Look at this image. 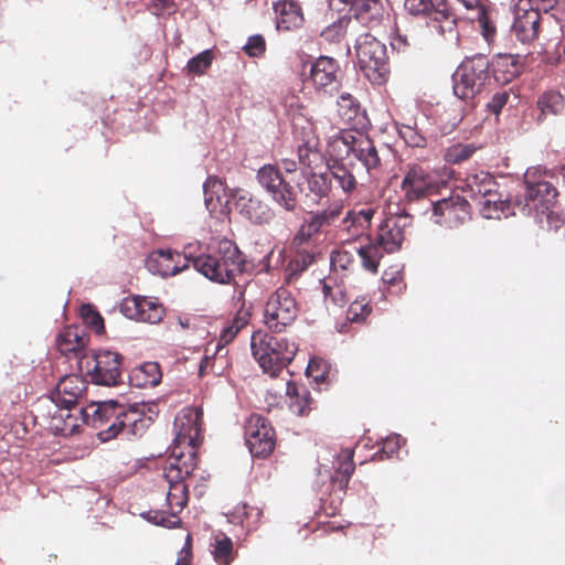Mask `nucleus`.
Wrapping results in <instances>:
<instances>
[{
    "mask_svg": "<svg viewBox=\"0 0 565 565\" xmlns=\"http://www.w3.org/2000/svg\"><path fill=\"white\" fill-rule=\"evenodd\" d=\"M145 405H122L116 401H105L94 406L92 425H107L98 433L103 441L120 436L124 439L141 436L150 425L151 417L146 416Z\"/></svg>",
    "mask_w": 565,
    "mask_h": 565,
    "instance_id": "f257e3e1",
    "label": "nucleus"
},
{
    "mask_svg": "<svg viewBox=\"0 0 565 565\" xmlns=\"http://www.w3.org/2000/svg\"><path fill=\"white\" fill-rule=\"evenodd\" d=\"M194 246H185L191 264L207 279L218 284H230L244 270L243 254L230 239H221L207 253L194 254Z\"/></svg>",
    "mask_w": 565,
    "mask_h": 565,
    "instance_id": "f03ea898",
    "label": "nucleus"
},
{
    "mask_svg": "<svg viewBox=\"0 0 565 565\" xmlns=\"http://www.w3.org/2000/svg\"><path fill=\"white\" fill-rule=\"evenodd\" d=\"M250 351L262 371L277 377L294 361L298 343L281 333L258 329L250 337Z\"/></svg>",
    "mask_w": 565,
    "mask_h": 565,
    "instance_id": "7ed1b4c3",
    "label": "nucleus"
},
{
    "mask_svg": "<svg viewBox=\"0 0 565 565\" xmlns=\"http://www.w3.org/2000/svg\"><path fill=\"white\" fill-rule=\"evenodd\" d=\"M524 185V193L514 198V205L523 215L534 214L543 226V215L554 206L557 191L551 182L537 177V169L526 170Z\"/></svg>",
    "mask_w": 565,
    "mask_h": 565,
    "instance_id": "20e7f679",
    "label": "nucleus"
},
{
    "mask_svg": "<svg viewBox=\"0 0 565 565\" xmlns=\"http://www.w3.org/2000/svg\"><path fill=\"white\" fill-rule=\"evenodd\" d=\"M356 63L364 76L374 85H383L390 76L385 44L370 33L359 35L355 42Z\"/></svg>",
    "mask_w": 565,
    "mask_h": 565,
    "instance_id": "39448f33",
    "label": "nucleus"
},
{
    "mask_svg": "<svg viewBox=\"0 0 565 565\" xmlns=\"http://www.w3.org/2000/svg\"><path fill=\"white\" fill-rule=\"evenodd\" d=\"M454 94L462 99H473L491 81L490 62L486 55L466 57L452 75Z\"/></svg>",
    "mask_w": 565,
    "mask_h": 565,
    "instance_id": "423d86ee",
    "label": "nucleus"
},
{
    "mask_svg": "<svg viewBox=\"0 0 565 565\" xmlns=\"http://www.w3.org/2000/svg\"><path fill=\"white\" fill-rule=\"evenodd\" d=\"M329 147L334 156L354 154L370 175L376 177L382 171L379 150L369 137L362 135L356 137L353 132L343 130L331 139Z\"/></svg>",
    "mask_w": 565,
    "mask_h": 565,
    "instance_id": "0eeeda50",
    "label": "nucleus"
},
{
    "mask_svg": "<svg viewBox=\"0 0 565 565\" xmlns=\"http://www.w3.org/2000/svg\"><path fill=\"white\" fill-rule=\"evenodd\" d=\"M299 311V305L292 292L285 287H279L267 298L263 322L273 333H286L296 322Z\"/></svg>",
    "mask_w": 565,
    "mask_h": 565,
    "instance_id": "6e6552de",
    "label": "nucleus"
},
{
    "mask_svg": "<svg viewBox=\"0 0 565 565\" xmlns=\"http://www.w3.org/2000/svg\"><path fill=\"white\" fill-rule=\"evenodd\" d=\"M122 355L103 350L84 355L78 361L81 371L90 377V381L97 385L115 386L121 382Z\"/></svg>",
    "mask_w": 565,
    "mask_h": 565,
    "instance_id": "1a4fd4ad",
    "label": "nucleus"
},
{
    "mask_svg": "<svg viewBox=\"0 0 565 565\" xmlns=\"http://www.w3.org/2000/svg\"><path fill=\"white\" fill-rule=\"evenodd\" d=\"M259 185L270 195L273 201L286 212H295L298 207V196L301 192L299 185L288 182L279 168L275 164H265L256 174Z\"/></svg>",
    "mask_w": 565,
    "mask_h": 565,
    "instance_id": "9d476101",
    "label": "nucleus"
},
{
    "mask_svg": "<svg viewBox=\"0 0 565 565\" xmlns=\"http://www.w3.org/2000/svg\"><path fill=\"white\" fill-rule=\"evenodd\" d=\"M41 416L45 422L47 429L54 435L73 436L79 431L81 423L88 419L81 418L78 415L87 416L83 408L63 406L54 401H44L40 405Z\"/></svg>",
    "mask_w": 565,
    "mask_h": 565,
    "instance_id": "9b49d317",
    "label": "nucleus"
},
{
    "mask_svg": "<svg viewBox=\"0 0 565 565\" xmlns=\"http://www.w3.org/2000/svg\"><path fill=\"white\" fill-rule=\"evenodd\" d=\"M406 11L427 20L441 35L456 31L457 19L445 0H405Z\"/></svg>",
    "mask_w": 565,
    "mask_h": 565,
    "instance_id": "f8f14e48",
    "label": "nucleus"
},
{
    "mask_svg": "<svg viewBox=\"0 0 565 565\" xmlns=\"http://www.w3.org/2000/svg\"><path fill=\"white\" fill-rule=\"evenodd\" d=\"M169 490L167 492V510L149 511L146 519L156 524L168 529L175 527L181 523L179 514L188 503V486L183 480H167Z\"/></svg>",
    "mask_w": 565,
    "mask_h": 565,
    "instance_id": "ddd939ff",
    "label": "nucleus"
},
{
    "mask_svg": "<svg viewBox=\"0 0 565 565\" xmlns=\"http://www.w3.org/2000/svg\"><path fill=\"white\" fill-rule=\"evenodd\" d=\"M245 440L254 457L265 458L275 449V430L267 418L252 414L245 425Z\"/></svg>",
    "mask_w": 565,
    "mask_h": 565,
    "instance_id": "4468645a",
    "label": "nucleus"
},
{
    "mask_svg": "<svg viewBox=\"0 0 565 565\" xmlns=\"http://www.w3.org/2000/svg\"><path fill=\"white\" fill-rule=\"evenodd\" d=\"M202 416L200 408H183L174 418V440L173 446L184 448H195L200 441L202 433Z\"/></svg>",
    "mask_w": 565,
    "mask_h": 565,
    "instance_id": "2eb2a0df",
    "label": "nucleus"
},
{
    "mask_svg": "<svg viewBox=\"0 0 565 565\" xmlns=\"http://www.w3.org/2000/svg\"><path fill=\"white\" fill-rule=\"evenodd\" d=\"M433 212L437 224L450 228L462 225L471 217L468 200L458 193L434 203Z\"/></svg>",
    "mask_w": 565,
    "mask_h": 565,
    "instance_id": "dca6fc26",
    "label": "nucleus"
},
{
    "mask_svg": "<svg viewBox=\"0 0 565 565\" xmlns=\"http://www.w3.org/2000/svg\"><path fill=\"white\" fill-rule=\"evenodd\" d=\"M309 79L316 90L332 95L341 86L342 74L337 60L322 55L310 66Z\"/></svg>",
    "mask_w": 565,
    "mask_h": 565,
    "instance_id": "f3484780",
    "label": "nucleus"
},
{
    "mask_svg": "<svg viewBox=\"0 0 565 565\" xmlns=\"http://www.w3.org/2000/svg\"><path fill=\"white\" fill-rule=\"evenodd\" d=\"M401 188L405 200L414 202L435 193L438 189V181L431 172L414 164L407 170Z\"/></svg>",
    "mask_w": 565,
    "mask_h": 565,
    "instance_id": "a211bd4d",
    "label": "nucleus"
},
{
    "mask_svg": "<svg viewBox=\"0 0 565 565\" xmlns=\"http://www.w3.org/2000/svg\"><path fill=\"white\" fill-rule=\"evenodd\" d=\"M191 264V259L186 257L185 248L183 253L168 250L152 252L146 259V266L152 274H158L162 277L174 276Z\"/></svg>",
    "mask_w": 565,
    "mask_h": 565,
    "instance_id": "6ab92c4d",
    "label": "nucleus"
},
{
    "mask_svg": "<svg viewBox=\"0 0 565 565\" xmlns=\"http://www.w3.org/2000/svg\"><path fill=\"white\" fill-rule=\"evenodd\" d=\"M120 310L128 318L140 322L158 323L164 317V308L161 303L140 296L126 298Z\"/></svg>",
    "mask_w": 565,
    "mask_h": 565,
    "instance_id": "aec40b11",
    "label": "nucleus"
},
{
    "mask_svg": "<svg viewBox=\"0 0 565 565\" xmlns=\"http://www.w3.org/2000/svg\"><path fill=\"white\" fill-rule=\"evenodd\" d=\"M234 205L242 216L258 225L268 224L275 216L266 202L246 191L235 193Z\"/></svg>",
    "mask_w": 565,
    "mask_h": 565,
    "instance_id": "412c9836",
    "label": "nucleus"
},
{
    "mask_svg": "<svg viewBox=\"0 0 565 565\" xmlns=\"http://www.w3.org/2000/svg\"><path fill=\"white\" fill-rule=\"evenodd\" d=\"M341 211V206L330 207L306 218L296 233L292 244L296 247L307 244L323 227L331 225L340 216Z\"/></svg>",
    "mask_w": 565,
    "mask_h": 565,
    "instance_id": "4be33fe9",
    "label": "nucleus"
},
{
    "mask_svg": "<svg viewBox=\"0 0 565 565\" xmlns=\"http://www.w3.org/2000/svg\"><path fill=\"white\" fill-rule=\"evenodd\" d=\"M406 221L403 217H388L379 226L372 238L385 253L397 252L405 239Z\"/></svg>",
    "mask_w": 565,
    "mask_h": 565,
    "instance_id": "5701e85b",
    "label": "nucleus"
},
{
    "mask_svg": "<svg viewBox=\"0 0 565 565\" xmlns=\"http://www.w3.org/2000/svg\"><path fill=\"white\" fill-rule=\"evenodd\" d=\"M183 447L173 446L171 456L167 460L163 469L166 480H183L191 476L196 467L195 448H188V455L182 450Z\"/></svg>",
    "mask_w": 565,
    "mask_h": 565,
    "instance_id": "b1692460",
    "label": "nucleus"
},
{
    "mask_svg": "<svg viewBox=\"0 0 565 565\" xmlns=\"http://www.w3.org/2000/svg\"><path fill=\"white\" fill-rule=\"evenodd\" d=\"M541 13L537 9H518L512 24V31L522 43H531L539 35Z\"/></svg>",
    "mask_w": 565,
    "mask_h": 565,
    "instance_id": "393cba45",
    "label": "nucleus"
},
{
    "mask_svg": "<svg viewBox=\"0 0 565 565\" xmlns=\"http://www.w3.org/2000/svg\"><path fill=\"white\" fill-rule=\"evenodd\" d=\"M86 391V382L78 375L71 374L62 377L56 385L54 401L63 406L76 407L78 399Z\"/></svg>",
    "mask_w": 565,
    "mask_h": 565,
    "instance_id": "a878e982",
    "label": "nucleus"
},
{
    "mask_svg": "<svg viewBox=\"0 0 565 565\" xmlns=\"http://www.w3.org/2000/svg\"><path fill=\"white\" fill-rule=\"evenodd\" d=\"M88 335L78 327H65L56 337V348L64 354H74L78 360L85 354H82L88 343Z\"/></svg>",
    "mask_w": 565,
    "mask_h": 565,
    "instance_id": "bb28decb",
    "label": "nucleus"
},
{
    "mask_svg": "<svg viewBox=\"0 0 565 565\" xmlns=\"http://www.w3.org/2000/svg\"><path fill=\"white\" fill-rule=\"evenodd\" d=\"M329 4L338 11L343 10L342 6H350L354 18L362 23L377 20L382 11L381 0H329Z\"/></svg>",
    "mask_w": 565,
    "mask_h": 565,
    "instance_id": "cd10ccee",
    "label": "nucleus"
},
{
    "mask_svg": "<svg viewBox=\"0 0 565 565\" xmlns=\"http://www.w3.org/2000/svg\"><path fill=\"white\" fill-rule=\"evenodd\" d=\"M274 10L277 14L278 30L290 31L303 23L302 9L296 0H279L274 3Z\"/></svg>",
    "mask_w": 565,
    "mask_h": 565,
    "instance_id": "c85d7f7f",
    "label": "nucleus"
},
{
    "mask_svg": "<svg viewBox=\"0 0 565 565\" xmlns=\"http://www.w3.org/2000/svg\"><path fill=\"white\" fill-rule=\"evenodd\" d=\"M462 190L470 193L472 200L479 202L488 195H495L498 183L495 179L486 171L470 173L463 181Z\"/></svg>",
    "mask_w": 565,
    "mask_h": 565,
    "instance_id": "c756f323",
    "label": "nucleus"
},
{
    "mask_svg": "<svg viewBox=\"0 0 565 565\" xmlns=\"http://www.w3.org/2000/svg\"><path fill=\"white\" fill-rule=\"evenodd\" d=\"M479 212L486 218L500 220L501 217H508L515 215L519 211L514 205V199L502 200L501 195L495 190V195H488L479 202Z\"/></svg>",
    "mask_w": 565,
    "mask_h": 565,
    "instance_id": "7c9ffc66",
    "label": "nucleus"
},
{
    "mask_svg": "<svg viewBox=\"0 0 565 565\" xmlns=\"http://www.w3.org/2000/svg\"><path fill=\"white\" fill-rule=\"evenodd\" d=\"M522 70L519 55L498 54L492 61V73L497 83L509 84L516 78Z\"/></svg>",
    "mask_w": 565,
    "mask_h": 565,
    "instance_id": "2f4dec72",
    "label": "nucleus"
},
{
    "mask_svg": "<svg viewBox=\"0 0 565 565\" xmlns=\"http://www.w3.org/2000/svg\"><path fill=\"white\" fill-rule=\"evenodd\" d=\"M286 394L290 398V408L299 416L308 415L317 407L309 388L303 384L288 381L286 384Z\"/></svg>",
    "mask_w": 565,
    "mask_h": 565,
    "instance_id": "473e14b6",
    "label": "nucleus"
},
{
    "mask_svg": "<svg viewBox=\"0 0 565 565\" xmlns=\"http://www.w3.org/2000/svg\"><path fill=\"white\" fill-rule=\"evenodd\" d=\"M354 166V163L347 164L342 159L338 158L328 164L331 181L334 180L337 186L348 195L358 189V180L352 171Z\"/></svg>",
    "mask_w": 565,
    "mask_h": 565,
    "instance_id": "72a5a7b5",
    "label": "nucleus"
},
{
    "mask_svg": "<svg viewBox=\"0 0 565 565\" xmlns=\"http://www.w3.org/2000/svg\"><path fill=\"white\" fill-rule=\"evenodd\" d=\"M419 43V32L413 26L411 21H404L402 24L396 23L395 35L391 41L393 50L401 53H408L416 49Z\"/></svg>",
    "mask_w": 565,
    "mask_h": 565,
    "instance_id": "f704fd0d",
    "label": "nucleus"
},
{
    "mask_svg": "<svg viewBox=\"0 0 565 565\" xmlns=\"http://www.w3.org/2000/svg\"><path fill=\"white\" fill-rule=\"evenodd\" d=\"M161 376L160 365L157 362H146L132 369L129 381L136 387H152L160 383Z\"/></svg>",
    "mask_w": 565,
    "mask_h": 565,
    "instance_id": "c9c22d12",
    "label": "nucleus"
},
{
    "mask_svg": "<svg viewBox=\"0 0 565 565\" xmlns=\"http://www.w3.org/2000/svg\"><path fill=\"white\" fill-rule=\"evenodd\" d=\"M353 450L344 449L340 452L338 457V467L335 468V472L331 478L333 487H337L340 490H345L351 476L355 470V465L353 461Z\"/></svg>",
    "mask_w": 565,
    "mask_h": 565,
    "instance_id": "e433bc0d",
    "label": "nucleus"
},
{
    "mask_svg": "<svg viewBox=\"0 0 565 565\" xmlns=\"http://www.w3.org/2000/svg\"><path fill=\"white\" fill-rule=\"evenodd\" d=\"M319 140L311 136L298 146L299 163L311 171L323 162V156L318 148Z\"/></svg>",
    "mask_w": 565,
    "mask_h": 565,
    "instance_id": "4c0bfd02",
    "label": "nucleus"
},
{
    "mask_svg": "<svg viewBox=\"0 0 565 565\" xmlns=\"http://www.w3.org/2000/svg\"><path fill=\"white\" fill-rule=\"evenodd\" d=\"M361 258L362 267L371 274H377L381 259L385 253L372 238L369 244L355 248Z\"/></svg>",
    "mask_w": 565,
    "mask_h": 565,
    "instance_id": "58836bf2",
    "label": "nucleus"
},
{
    "mask_svg": "<svg viewBox=\"0 0 565 565\" xmlns=\"http://www.w3.org/2000/svg\"><path fill=\"white\" fill-rule=\"evenodd\" d=\"M250 320V312L247 309H239L236 315L226 322L220 334V342L231 343L236 335L246 328Z\"/></svg>",
    "mask_w": 565,
    "mask_h": 565,
    "instance_id": "ea45409f",
    "label": "nucleus"
},
{
    "mask_svg": "<svg viewBox=\"0 0 565 565\" xmlns=\"http://www.w3.org/2000/svg\"><path fill=\"white\" fill-rule=\"evenodd\" d=\"M316 262V254L312 250L301 249L297 247V252L289 260L286 271L287 280L290 281L294 277L299 276L302 271L307 270Z\"/></svg>",
    "mask_w": 565,
    "mask_h": 565,
    "instance_id": "a19ab883",
    "label": "nucleus"
},
{
    "mask_svg": "<svg viewBox=\"0 0 565 565\" xmlns=\"http://www.w3.org/2000/svg\"><path fill=\"white\" fill-rule=\"evenodd\" d=\"M537 107L541 110V116L559 115L565 108L564 96L557 90H546L540 95Z\"/></svg>",
    "mask_w": 565,
    "mask_h": 565,
    "instance_id": "79ce46f5",
    "label": "nucleus"
},
{
    "mask_svg": "<svg viewBox=\"0 0 565 565\" xmlns=\"http://www.w3.org/2000/svg\"><path fill=\"white\" fill-rule=\"evenodd\" d=\"M307 183L309 191L317 198H328L331 190L332 183L329 171L316 173L311 171L307 177Z\"/></svg>",
    "mask_w": 565,
    "mask_h": 565,
    "instance_id": "37998d69",
    "label": "nucleus"
},
{
    "mask_svg": "<svg viewBox=\"0 0 565 565\" xmlns=\"http://www.w3.org/2000/svg\"><path fill=\"white\" fill-rule=\"evenodd\" d=\"M212 554L218 565H230L234 559L232 540L223 533L216 535Z\"/></svg>",
    "mask_w": 565,
    "mask_h": 565,
    "instance_id": "c03bdc74",
    "label": "nucleus"
},
{
    "mask_svg": "<svg viewBox=\"0 0 565 565\" xmlns=\"http://www.w3.org/2000/svg\"><path fill=\"white\" fill-rule=\"evenodd\" d=\"M397 131L399 137L409 147L424 148L426 146V138L414 124H397Z\"/></svg>",
    "mask_w": 565,
    "mask_h": 565,
    "instance_id": "a18cd8bd",
    "label": "nucleus"
},
{
    "mask_svg": "<svg viewBox=\"0 0 565 565\" xmlns=\"http://www.w3.org/2000/svg\"><path fill=\"white\" fill-rule=\"evenodd\" d=\"M338 113L343 121L351 124L360 113V104L351 94L343 93L338 99Z\"/></svg>",
    "mask_w": 565,
    "mask_h": 565,
    "instance_id": "49530a36",
    "label": "nucleus"
},
{
    "mask_svg": "<svg viewBox=\"0 0 565 565\" xmlns=\"http://www.w3.org/2000/svg\"><path fill=\"white\" fill-rule=\"evenodd\" d=\"M350 24V19L341 18L328 25L320 35L329 43H339L345 36Z\"/></svg>",
    "mask_w": 565,
    "mask_h": 565,
    "instance_id": "de8ad7c7",
    "label": "nucleus"
},
{
    "mask_svg": "<svg viewBox=\"0 0 565 565\" xmlns=\"http://www.w3.org/2000/svg\"><path fill=\"white\" fill-rule=\"evenodd\" d=\"M213 60L214 53L212 50H205L189 60L186 71L189 74L203 75L212 65Z\"/></svg>",
    "mask_w": 565,
    "mask_h": 565,
    "instance_id": "09e8293b",
    "label": "nucleus"
},
{
    "mask_svg": "<svg viewBox=\"0 0 565 565\" xmlns=\"http://www.w3.org/2000/svg\"><path fill=\"white\" fill-rule=\"evenodd\" d=\"M204 201L209 210H215L214 198L220 202V193L224 191L223 182L216 177H209L203 184Z\"/></svg>",
    "mask_w": 565,
    "mask_h": 565,
    "instance_id": "8fccbe9b",
    "label": "nucleus"
},
{
    "mask_svg": "<svg viewBox=\"0 0 565 565\" xmlns=\"http://www.w3.org/2000/svg\"><path fill=\"white\" fill-rule=\"evenodd\" d=\"M374 214L375 210L372 207H363L359 211L352 210L347 213L343 222L364 230L370 226Z\"/></svg>",
    "mask_w": 565,
    "mask_h": 565,
    "instance_id": "3c124183",
    "label": "nucleus"
},
{
    "mask_svg": "<svg viewBox=\"0 0 565 565\" xmlns=\"http://www.w3.org/2000/svg\"><path fill=\"white\" fill-rule=\"evenodd\" d=\"M331 266L335 271H353L355 267L354 253L345 249L335 250L331 254Z\"/></svg>",
    "mask_w": 565,
    "mask_h": 565,
    "instance_id": "603ef678",
    "label": "nucleus"
},
{
    "mask_svg": "<svg viewBox=\"0 0 565 565\" xmlns=\"http://www.w3.org/2000/svg\"><path fill=\"white\" fill-rule=\"evenodd\" d=\"M81 315L84 322L97 334H103L105 332L104 319L92 305L82 306Z\"/></svg>",
    "mask_w": 565,
    "mask_h": 565,
    "instance_id": "864d4df0",
    "label": "nucleus"
},
{
    "mask_svg": "<svg viewBox=\"0 0 565 565\" xmlns=\"http://www.w3.org/2000/svg\"><path fill=\"white\" fill-rule=\"evenodd\" d=\"M372 307L365 299H356L348 308L347 319L351 322H362L371 313Z\"/></svg>",
    "mask_w": 565,
    "mask_h": 565,
    "instance_id": "5fc2aeb1",
    "label": "nucleus"
},
{
    "mask_svg": "<svg viewBox=\"0 0 565 565\" xmlns=\"http://www.w3.org/2000/svg\"><path fill=\"white\" fill-rule=\"evenodd\" d=\"M475 152L471 145L457 143L449 147L445 153V159L449 163H460L469 159Z\"/></svg>",
    "mask_w": 565,
    "mask_h": 565,
    "instance_id": "6e6d98bb",
    "label": "nucleus"
},
{
    "mask_svg": "<svg viewBox=\"0 0 565 565\" xmlns=\"http://www.w3.org/2000/svg\"><path fill=\"white\" fill-rule=\"evenodd\" d=\"M477 20L479 22L482 36L488 43H492L497 34V29L491 21L486 7L477 10Z\"/></svg>",
    "mask_w": 565,
    "mask_h": 565,
    "instance_id": "4d7b16f0",
    "label": "nucleus"
},
{
    "mask_svg": "<svg viewBox=\"0 0 565 565\" xmlns=\"http://www.w3.org/2000/svg\"><path fill=\"white\" fill-rule=\"evenodd\" d=\"M329 369L324 360L311 359L307 366V373L312 376L316 382H326L329 376Z\"/></svg>",
    "mask_w": 565,
    "mask_h": 565,
    "instance_id": "13d9d810",
    "label": "nucleus"
},
{
    "mask_svg": "<svg viewBox=\"0 0 565 565\" xmlns=\"http://www.w3.org/2000/svg\"><path fill=\"white\" fill-rule=\"evenodd\" d=\"M266 50L265 39L257 34L249 36L246 45L244 46V51L247 55L257 57L262 55Z\"/></svg>",
    "mask_w": 565,
    "mask_h": 565,
    "instance_id": "bf43d9fd",
    "label": "nucleus"
},
{
    "mask_svg": "<svg viewBox=\"0 0 565 565\" xmlns=\"http://www.w3.org/2000/svg\"><path fill=\"white\" fill-rule=\"evenodd\" d=\"M510 95L507 90L495 93L491 100L487 104V108L494 115H499L502 108L507 105Z\"/></svg>",
    "mask_w": 565,
    "mask_h": 565,
    "instance_id": "052dcab7",
    "label": "nucleus"
},
{
    "mask_svg": "<svg viewBox=\"0 0 565 565\" xmlns=\"http://www.w3.org/2000/svg\"><path fill=\"white\" fill-rule=\"evenodd\" d=\"M403 443L404 439L399 435L388 436L383 440L382 452L391 457L399 450Z\"/></svg>",
    "mask_w": 565,
    "mask_h": 565,
    "instance_id": "680f3d73",
    "label": "nucleus"
},
{
    "mask_svg": "<svg viewBox=\"0 0 565 565\" xmlns=\"http://www.w3.org/2000/svg\"><path fill=\"white\" fill-rule=\"evenodd\" d=\"M243 509V514L247 521V526L256 529L259 523L260 516L263 515V511L257 507H252L247 504H244Z\"/></svg>",
    "mask_w": 565,
    "mask_h": 565,
    "instance_id": "e2e57ef3",
    "label": "nucleus"
},
{
    "mask_svg": "<svg viewBox=\"0 0 565 565\" xmlns=\"http://www.w3.org/2000/svg\"><path fill=\"white\" fill-rule=\"evenodd\" d=\"M192 563V542L191 536H186L184 546L178 554V559L174 565H191Z\"/></svg>",
    "mask_w": 565,
    "mask_h": 565,
    "instance_id": "0e129e2a",
    "label": "nucleus"
},
{
    "mask_svg": "<svg viewBox=\"0 0 565 565\" xmlns=\"http://www.w3.org/2000/svg\"><path fill=\"white\" fill-rule=\"evenodd\" d=\"M544 220L546 222L547 230H557L564 224L563 217L552 211V209L543 215V221Z\"/></svg>",
    "mask_w": 565,
    "mask_h": 565,
    "instance_id": "69168bd1",
    "label": "nucleus"
},
{
    "mask_svg": "<svg viewBox=\"0 0 565 565\" xmlns=\"http://www.w3.org/2000/svg\"><path fill=\"white\" fill-rule=\"evenodd\" d=\"M152 8L156 14H161L163 12L172 13L175 11V4L171 0H153Z\"/></svg>",
    "mask_w": 565,
    "mask_h": 565,
    "instance_id": "338daca9",
    "label": "nucleus"
},
{
    "mask_svg": "<svg viewBox=\"0 0 565 565\" xmlns=\"http://www.w3.org/2000/svg\"><path fill=\"white\" fill-rule=\"evenodd\" d=\"M323 294H324L326 298H331V300L334 301V302H337L335 294H339L341 296L340 300L342 302L344 301L343 300V292H342L341 288H339V287H337L335 290H334L331 286L324 284L323 285Z\"/></svg>",
    "mask_w": 565,
    "mask_h": 565,
    "instance_id": "774afa93",
    "label": "nucleus"
}]
</instances>
